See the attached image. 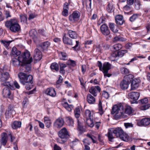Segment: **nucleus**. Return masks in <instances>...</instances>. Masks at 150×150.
Instances as JSON below:
<instances>
[{
	"label": "nucleus",
	"instance_id": "obj_4",
	"mask_svg": "<svg viewBox=\"0 0 150 150\" xmlns=\"http://www.w3.org/2000/svg\"><path fill=\"white\" fill-rule=\"evenodd\" d=\"M18 76L20 80V82L23 85L26 83L30 84L33 77L32 75L25 74L23 72H20L18 74Z\"/></svg>",
	"mask_w": 150,
	"mask_h": 150
},
{
	"label": "nucleus",
	"instance_id": "obj_63",
	"mask_svg": "<svg viewBox=\"0 0 150 150\" xmlns=\"http://www.w3.org/2000/svg\"><path fill=\"white\" fill-rule=\"evenodd\" d=\"M63 80V78L62 76L59 75V78L58 79L57 81L56 82V83L57 84H59L61 83L62 82V81Z\"/></svg>",
	"mask_w": 150,
	"mask_h": 150
},
{
	"label": "nucleus",
	"instance_id": "obj_25",
	"mask_svg": "<svg viewBox=\"0 0 150 150\" xmlns=\"http://www.w3.org/2000/svg\"><path fill=\"white\" fill-rule=\"evenodd\" d=\"M44 122L47 128H50L51 126L52 122L50 118L48 117H45L44 118Z\"/></svg>",
	"mask_w": 150,
	"mask_h": 150
},
{
	"label": "nucleus",
	"instance_id": "obj_21",
	"mask_svg": "<svg viewBox=\"0 0 150 150\" xmlns=\"http://www.w3.org/2000/svg\"><path fill=\"white\" fill-rule=\"evenodd\" d=\"M124 115H126V118L131 114L133 112L132 108L129 106H126L124 108Z\"/></svg>",
	"mask_w": 150,
	"mask_h": 150
},
{
	"label": "nucleus",
	"instance_id": "obj_8",
	"mask_svg": "<svg viewBox=\"0 0 150 150\" xmlns=\"http://www.w3.org/2000/svg\"><path fill=\"white\" fill-rule=\"evenodd\" d=\"M0 72V81L3 82V83L7 82H6L10 77V75L9 73L5 71L4 69H1V70Z\"/></svg>",
	"mask_w": 150,
	"mask_h": 150
},
{
	"label": "nucleus",
	"instance_id": "obj_22",
	"mask_svg": "<svg viewBox=\"0 0 150 150\" xmlns=\"http://www.w3.org/2000/svg\"><path fill=\"white\" fill-rule=\"evenodd\" d=\"M112 131L113 132V133L115 134V135L117 137H120L123 133V131L121 129V128L120 127H117L115 129H112Z\"/></svg>",
	"mask_w": 150,
	"mask_h": 150
},
{
	"label": "nucleus",
	"instance_id": "obj_9",
	"mask_svg": "<svg viewBox=\"0 0 150 150\" xmlns=\"http://www.w3.org/2000/svg\"><path fill=\"white\" fill-rule=\"evenodd\" d=\"M80 16V13L77 11H75L70 14L69 17V20L72 22H76L79 19Z\"/></svg>",
	"mask_w": 150,
	"mask_h": 150
},
{
	"label": "nucleus",
	"instance_id": "obj_50",
	"mask_svg": "<svg viewBox=\"0 0 150 150\" xmlns=\"http://www.w3.org/2000/svg\"><path fill=\"white\" fill-rule=\"evenodd\" d=\"M21 21L23 23H26L27 21V17L25 15L21 14L20 16Z\"/></svg>",
	"mask_w": 150,
	"mask_h": 150
},
{
	"label": "nucleus",
	"instance_id": "obj_24",
	"mask_svg": "<svg viewBox=\"0 0 150 150\" xmlns=\"http://www.w3.org/2000/svg\"><path fill=\"white\" fill-rule=\"evenodd\" d=\"M20 51L18 50L15 47H13L12 48L11 54V57H16L20 55Z\"/></svg>",
	"mask_w": 150,
	"mask_h": 150
},
{
	"label": "nucleus",
	"instance_id": "obj_47",
	"mask_svg": "<svg viewBox=\"0 0 150 150\" xmlns=\"http://www.w3.org/2000/svg\"><path fill=\"white\" fill-rule=\"evenodd\" d=\"M114 7L111 3H108L106 8V10L109 13H111L113 11Z\"/></svg>",
	"mask_w": 150,
	"mask_h": 150
},
{
	"label": "nucleus",
	"instance_id": "obj_37",
	"mask_svg": "<svg viewBox=\"0 0 150 150\" xmlns=\"http://www.w3.org/2000/svg\"><path fill=\"white\" fill-rule=\"evenodd\" d=\"M3 13L4 15V17H5L6 19H8L11 17V12L8 10L4 9Z\"/></svg>",
	"mask_w": 150,
	"mask_h": 150
},
{
	"label": "nucleus",
	"instance_id": "obj_42",
	"mask_svg": "<svg viewBox=\"0 0 150 150\" xmlns=\"http://www.w3.org/2000/svg\"><path fill=\"white\" fill-rule=\"evenodd\" d=\"M50 68L52 70H54L56 71L59 70V66L58 64L56 62H54L52 63L50 66Z\"/></svg>",
	"mask_w": 150,
	"mask_h": 150
},
{
	"label": "nucleus",
	"instance_id": "obj_54",
	"mask_svg": "<svg viewBox=\"0 0 150 150\" xmlns=\"http://www.w3.org/2000/svg\"><path fill=\"white\" fill-rule=\"evenodd\" d=\"M1 42L6 47H7L9 46L10 43L11 42V41H6L4 40H1Z\"/></svg>",
	"mask_w": 150,
	"mask_h": 150
},
{
	"label": "nucleus",
	"instance_id": "obj_19",
	"mask_svg": "<svg viewBox=\"0 0 150 150\" xmlns=\"http://www.w3.org/2000/svg\"><path fill=\"white\" fill-rule=\"evenodd\" d=\"M1 139L0 142L1 145L4 146L6 145L8 140L7 134L5 132L2 133L1 134Z\"/></svg>",
	"mask_w": 150,
	"mask_h": 150
},
{
	"label": "nucleus",
	"instance_id": "obj_5",
	"mask_svg": "<svg viewBox=\"0 0 150 150\" xmlns=\"http://www.w3.org/2000/svg\"><path fill=\"white\" fill-rule=\"evenodd\" d=\"M58 135L62 139H58L57 142L60 143H63L66 141V139L69 137V135L67 129L63 128L58 133Z\"/></svg>",
	"mask_w": 150,
	"mask_h": 150
},
{
	"label": "nucleus",
	"instance_id": "obj_41",
	"mask_svg": "<svg viewBox=\"0 0 150 150\" xmlns=\"http://www.w3.org/2000/svg\"><path fill=\"white\" fill-rule=\"evenodd\" d=\"M128 136L124 132L120 136V138L122 140L125 141H127L128 139Z\"/></svg>",
	"mask_w": 150,
	"mask_h": 150
},
{
	"label": "nucleus",
	"instance_id": "obj_64",
	"mask_svg": "<svg viewBox=\"0 0 150 150\" xmlns=\"http://www.w3.org/2000/svg\"><path fill=\"white\" fill-rule=\"evenodd\" d=\"M102 96L106 99H108L109 97V94L106 91H104L102 94Z\"/></svg>",
	"mask_w": 150,
	"mask_h": 150
},
{
	"label": "nucleus",
	"instance_id": "obj_17",
	"mask_svg": "<svg viewBox=\"0 0 150 150\" xmlns=\"http://www.w3.org/2000/svg\"><path fill=\"white\" fill-rule=\"evenodd\" d=\"M140 82L139 79H134L131 82V90H134L137 88L139 86Z\"/></svg>",
	"mask_w": 150,
	"mask_h": 150
},
{
	"label": "nucleus",
	"instance_id": "obj_61",
	"mask_svg": "<svg viewBox=\"0 0 150 150\" xmlns=\"http://www.w3.org/2000/svg\"><path fill=\"white\" fill-rule=\"evenodd\" d=\"M33 83V80H31V82L30 84H29V83H26V84L25 85H26L25 88L26 89L28 90L30 89L31 88V86Z\"/></svg>",
	"mask_w": 150,
	"mask_h": 150
},
{
	"label": "nucleus",
	"instance_id": "obj_38",
	"mask_svg": "<svg viewBox=\"0 0 150 150\" xmlns=\"http://www.w3.org/2000/svg\"><path fill=\"white\" fill-rule=\"evenodd\" d=\"M113 132L112 130H109L108 133V139L110 141L113 142L114 139V137L113 136Z\"/></svg>",
	"mask_w": 150,
	"mask_h": 150
},
{
	"label": "nucleus",
	"instance_id": "obj_55",
	"mask_svg": "<svg viewBox=\"0 0 150 150\" xmlns=\"http://www.w3.org/2000/svg\"><path fill=\"white\" fill-rule=\"evenodd\" d=\"M67 64L68 65H70L73 67L75 66L76 65L75 62L72 60H68L67 62Z\"/></svg>",
	"mask_w": 150,
	"mask_h": 150
},
{
	"label": "nucleus",
	"instance_id": "obj_18",
	"mask_svg": "<svg viewBox=\"0 0 150 150\" xmlns=\"http://www.w3.org/2000/svg\"><path fill=\"white\" fill-rule=\"evenodd\" d=\"M42 57L41 52L38 49H35L34 57V59L36 61H40Z\"/></svg>",
	"mask_w": 150,
	"mask_h": 150
},
{
	"label": "nucleus",
	"instance_id": "obj_59",
	"mask_svg": "<svg viewBox=\"0 0 150 150\" xmlns=\"http://www.w3.org/2000/svg\"><path fill=\"white\" fill-rule=\"evenodd\" d=\"M105 20V18L104 17H101L98 22V24L100 25L101 24L104 22Z\"/></svg>",
	"mask_w": 150,
	"mask_h": 150
},
{
	"label": "nucleus",
	"instance_id": "obj_33",
	"mask_svg": "<svg viewBox=\"0 0 150 150\" xmlns=\"http://www.w3.org/2000/svg\"><path fill=\"white\" fill-rule=\"evenodd\" d=\"M50 45V43L49 42L46 41L42 43L40 45V46L43 50H47Z\"/></svg>",
	"mask_w": 150,
	"mask_h": 150
},
{
	"label": "nucleus",
	"instance_id": "obj_29",
	"mask_svg": "<svg viewBox=\"0 0 150 150\" xmlns=\"http://www.w3.org/2000/svg\"><path fill=\"white\" fill-rule=\"evenodd\" d=\"M129 84L123 79L120 83V87L122 90L127 89L128 87Z\"/></svg>",
	"mask_w": 150,
	"mask_h": 150
},
{
	"label": "nucleus",
	"instance_id": "obj_15",
	"mask_svg": "<svg viewBox=\"0 0 150 150\" xmlns=\"http://www.w3.org/2000/svg\"><path fill=\"white\" fill-rule=\"evenodd\" d=\"M29 34L30 36L33 39L34 42L37 43L39 40L37 31L34 29H32L30 31Z\"/></svg>",
	"mask_w": 150,
	"mask_h": 150
},
{
	"label": "nucleus",
	"instance_id": "obj_58",
	"mask_svg": "<svg viewBox=\"0 0 150 150\" xmlns=\"http://www.w3.org/2000/svg\"><path fill=\"white\" fill-rule=\"evenodd\" d=\"M120 71L122 73L127 74L129 73L128 70L125 67H123L120 69Z\"/></svg>",
	"mask_w": 150,
	"mask_h": 150
},
{
	"label": "nucleus",
	"instance_id": "obj_3",
	"mask_svg": "<svg viewBox=\"0 0 150 150\" xmlns=\"http://www.w3.org/2000/svg\"><path fill=\"white\" fill-rule=\"evenodd\" d=\"M5 26L12 32L16 33L20 30V26L16 19H11L5 22Z\"/></svg>",
	"mask_w": 150,
	"mask_h": 150
},
{
	"label": "nucleus",
	"instance_id": "obj_16",
	"mask_svg": "<svg viewBox=\"0 0 150 150\" xmlns=\"http://www.w3.org/2000/svg\"><path fill=\"white\" fill-rule=\"evenodd\" d=\"M45 93L47 95L52 97H54L56 95V92L52 87L47 88L45 91Z\"/></svg>",
	"mask_w": 150,
	"mask_h": 150
},
{
	"label": "nucleus",
	"instance_id": "obj_39",
	"mask_svg": "<svg viewBox=\"0 0 150 150\" xmlns=\"http://www.w3.org/2000/svg\"><path fill=\"white\" fill-rule=\"evenodd\" d=\"M122 47V45L119 43L114 45L112 47V49L115 51H117L121 49Z\"/></svg>",
	"mask_w": 150,
	"mask_h": 150
},
{
	"label": "nucleus",
	"instance_id": "obj_46",
	"mask_svg": "<svg viewBox=\"0 0 150 150\" xmlns=\"http://www.w3.org/2000/svg\"><path fill=\"white\" fill-rule=\"evenodd\" d=\"M74 112L75 117L77 118H79L80 117L81 113L80 108L79 107L76 108Z\"/></svg>",
	"mask_w": 150,
	"mask_h": 150
},
{
	"label": "nucleus",
	"instance_id": "obj_44",
	"mask_svg": "<svg viewBox=\"0 0 150 150\" xmlns=\"http://www.w3.org/2000/svg\"><path fill=\"white\" fill-rule=\"evenodd\" d=\"M66 120L69 126H72L74 125V120L70 117H68L66 118Z\"/></svg>",
	"mask_w": 150,
	"mask_h": 150
},
{
	"label": "nucleus",
	"instance_id": "obj_31",
	"mask_svg": "<svg viewBox=\"0 0 150 150\" xmlns=\"http://www.w3.org/2000/svg\"><path fill=\"white\" fill-rule=\"evenodd\" d=\"M134 77V76L133 75L131 74H129L125 76L123 79L129 84L133 80Z\"/></svg>",
	"mask_w": 150,
	"mask_h": 150
},
{
	"label": "nucleus",
	"instance_id": "obj_62",
	"mask_svg": "<svg viewBox=\"0 0 150 150\" xmlns=\"http://www.w3.org/2000/svg\"><path fill=\"white\" fill-rule=\"evenodd\" d=\"M141 103L142 104H145L148 102V99L147 98H145L144 99L140 100Z\"/></svg>",
	"mask_w": 150,
	"mask_h": 150
},
{
	"label": "nucleus",
	"instance_id": "obj_13",
	"mask_svg": "<svg viewBox=\"0 0 150 150\" xmlns=\"http://www.w3.org/2000/svg\"><path fill=\"white\" fill-rule=\"evenodd\" d=\"M100 88L98 86H92L89 90V92L93 95L94 96H97V93L98 92H100Z\"/></svg>",
	"mask_w": 150,
	"mask_h": 150
},
{
	"label": "nucleus",
	"instance_id": "obj_2",
	"mask_svg": "<svg viewBox=\"0 0 150 150\" xmlns=\"http://www.w3.org/2000/svg\"><path fill=\"white\" fill-rule=\"evenodd\" d=\"M124 108L122 105H114L112 108L111 113L114 115V118L119 119L120 118H126V115H124Z\"/></svg>",
	"mask_w": 150,
	"mask_h": 150
},
{
	"label": "nucleus",
	"instance_id": "obj_53",
	"mask_svg": "<svg viewBox=\"0 0 150 150\" xmlns=\"http://www.w3.org/2000/svg\"><path fill=\"white\" fill-rule=\"evenodd\" d=\"M98 107H99V110L100 112V113L101 115H102L103 113V107L102 106V103L100 101V100L99 101V104H98Z\"/></svg>",
	"mask_w": 150,
	"mask_h": 150
},
{
	"label": "nucleus",
	"instance_id": "obj_48",
	"mask_svg": "<svg viewBox=\"0 0 150 150\" xmlns=\"http://www.w3.org/2000/svg\"><path fill=\"white\" fill-rule=\"evenodd\" d=\"M91 0H82L83 5L84 6L85 4L86 7H87L89 5V7L91 8Z\"/></svg>",
	"mask_w": 150,
	"mask_h": 150
},
{
	"label": "nucleus",
	"instance_id": "obj_32",
	"mask_svg": "<svg viewBox=\"0 0 150 150\" xmlns=\"http://www.w3.org/2000/svg\"><path fill=\"white\" fill-rule=\"evenodd\" d=\"M21 122L15 121H14L12 125V127L14 129H16L21 127Z\"/></svg>",
	"mask_w": 150,
	"mask_h": 150
},
{
	"label": "nucleus",
	"instance_id": "obj_45",
	"mask_svg": "<svg viewBox=\"0 0 150 150\" xmlns=\"http://www.w3.org/2000/svg\"><path fill=\"white\" fill-rule=\"evenodd\" d=\"M93 112H91V111L88 110H86L85 111V117L86 118V119L90 118L91 116H93Z\"/></svg>",
	"mask_w": 150,
	"mask_h": 150
},
{
	"label": "nucleus",
	"instance_id": "obj_11",
	"mask_svg": "<svg viewBox=\"0 0 150 150\" xmlns=\"http://www.w3.org/2000/svg\"><path fill=\"white\" fill-rule=\"evenodd\" d=\"M64 120L61 117L57 118L54 122L53 126L54 127L59 128L62 127L64 125Z\"/></svg>",
	"mask_w": 150,
	"mask_h": 150
},
{
	"label": "nucleus",
	"instance_id": "obj_14",
	"mask_svg": "<svg viewBox=\"0 0 150 150\" xmlns=\"http://www.w3.org/2000/svg\"><path fill=\"white\" fill-rule=\"evenodd\" d=\"M15 114V112L13 107L11 105H10L8 107V110L6 111L5 115L6 118L8 119L11 117V115Z\"/></svg>",
	"mask_w": 150,
	"mask_h": 150
},
{
	"label": "nucleus",
	"instance_id": "obj_36",
	"mask_svg": "<svg viewBox=\"0 0 150 150\" xmlns=\"http://www.w3.org/2000/svg\"><path fill=\"white\" fill-rule=\"evenodd\" d=\"M141 4L140 1L136 0L134 2V8L136 10H139L141 8Z\"/></svg>",
	"mask_w": 150,
	"mask_h": 150
},
{
	"label": "nucleus",
	"instance_id": "obj_56",
	"mask_svg": "<svg viewBox=\"0 0 150 150\" xmlns=\"http://www.w3.org/2000/svg\"><path fill=\"white\" fill-rule=\"evenodd\" d=\"M138 17V14H133L129 18L130 21L131 22L134 21Z\"/></svg>",
	"mask_w": 150,
	"mask_h": 150
},
{
	"label": "nucleus",
	"instance_id": "obj_43",
	"mask_svg": "<svg viewBox=\"0 0 150 150\" xmlns=\"http://www.w3.org/2000/svg\"><path fill=\"white\" fill-rule=\"evenodd\" d=\"M86 123L88 126L91 127H93L94 125L93 122L91 118L86 119Z\"/></svg>",
	"mask_w": 150,
	"mask_h": 150
},
{
	"label": "nucleus",
	"instance_id": "obj_40",
	"mask_svg": "<svg viewBox=\"0 0 150 150\" xmlns=\"http://www.w3.org/2000/svg\"><path fill=\"white\" fill-rule=\"evenodd\" d=\"M109 27L111 30L114 33H117L118 31V29L115 27V24L114 23H111L109 25Z\"/></svg>",
	"mask_w": 150,
	"mask_h": 150
},
{
	"label": "nucleus",
	"instance_id": "obj_6",
	"mask_svg": "<svg viewBox=\"0 0 150 150\" xmlns=\"http://www.w3.org/2000/svg\"><path fill=\"white\" fill-rule=\"evenodd\" d=\"M100 31L102 33L106 38L107 40H109L112 38L110 34V31L106 24H104L100 27Z\"/></svg>",
	"mask_w": 150,
	"mask_h": 150
},
{
	"label": "nucleus",
	"instance_id": "obj_20",
	"mask_svg": "<svg viewBox=\"0 0 150 150\" xmlns=\"http://www.w3.org/2000/svg\"><path fill=\"white\" fill-rule=\"evenodd\" d=\"M129 97L132 99L137 100L139 97V93L137 92H132L129 93Z\"/></svg>",
	"mask_w": 150,
	"mask_h": 150
},
{
	"label": "nucleus",
	"instance_id": "obj_7",
	"mask_svg": "<svg viewBox=\"0 0 150 150\" xmlns=\"http://www.w3.org/2000/svg\"><path fill=\"white\" fill-rule=\"evenodd\" d=\"M4 86L6 87L3 89L2 91L3 94L5 95H7L9 96L11 94V92L9 89L12 90L14 89V87L13 86L11 85L9 82H5L2 83Z\"/></svg>",
	"mask_w": 150,
	"mask_h": 150
},
{
	"label": "nucleus",
	"instance_id": "obj_12",
	"mask_svg": "<svg viewBox=\"0 0 150 150\" xmlns=\"http://www.w3.org/2000/svg\"><path fill=\"white\" fill-rule=\"evenodd\" d=\"M137 125L139 126H147L150 124V118H144L138 121Z\"/></svg>",
	"mask_w": 150,
	"mask_h": 150
},
{
	"label": "nucleus",
	"instance_id": "obj_1",
	"mask_svg": "<svg viewBox=\"0 0 150 150\" xmlns=\"http://www.w3.org/2000/svg\"><path fill=\"white\" fill-rule=\"evenodd\" d=\"M30 57V52H26L19 55L18 59L15 58H13L11 62L14 66L19 65L20 63L23 64H29L33 61L32 57Z\"/></svg>",
	"mask_w": 150,
	"mask_h": 150
},
{
	"label": "nucleus",
	"instance_id": "obj_28",
	"mask_svg": "<svg viewBox=\"0 0 150 150\" xmlns=\"http://www.w3.org/2000/svg\"><path fill=\"white\" fill-rule=\"evenodd\" d=\"M87 100L90 104H94L96 101L95 98L90 94H88L87 95Z\"/></svg>",
	"mask_w": 150,
	"mask_h": 150
},
{
	"label": "nucleus",
	"instance_id": "obj_27",
	"mask_svg": "<svg viewBox=\"0 0 150 150\" xmlns=\"http://www.w3.org/2000/svg\"><path fill=\"white\" fill-rule=\"evenodd\" d=\"M68 34L70 37L73 39H76L78 37V35L76 32L71 30H68Z\"/></svg>",
	"mask_w": 150,
	"mask_h": 150
},
{
	"label": "nucleus",
	"instance_id": "obj_26",
	"mask_svg": "<svg viewBox=\"0 0 150 150\" xmlns=\"http://www.w3.org/2000/svg\"><path fill=\"white\" fill-rule=\"evenodd\" d=\"M69 4L67 2L64 3V5L63 10L62 12V14L64 16H67L68 15Z\"/></svg>",
	"mask_w": 150,
	"mask_h": 150
},
{
	"label": "nucleus",
	"instance_id": "obj_52",
	"mask_svg": "<svg viewBox=\"0 0 150 150\" xmlns=\"http://www.w3.org/2000/svg\"><path fill=\"white\" fill-rule=\"evenodd\" d=\"M127 52V50H122L117 52L118 57H123L124 54Z\"/></svg>",
	"mask_w": 150,
	"mask_h": 150
},
{
	"label": "nucleus",
	"instance_id": "obj_60",
	"mask_svg": "<svg viewBox=\"0 0 150 150\" xmlns=\"http://www.w3.org/2000/svg\"><path fill=\"white\" fill-rule=\"evenodd\" d=\"M83 142L84 145H90L91 142L90 140L88 138L84 139Z\"/></svg>",
	"mask_w": 150,
	"mask_h": 150
},
{
	"label": "nucleus",
	"instance_id": "obj_51",
	"mask_svg": "<svg viewBox=\"0 0 150 150\" xmlns=\"http://www.w3.org/2000/svg\"><path fill=\"white\" fill-rule=\"evenodd\" d=\"M131 5H129L128 4L126 5V6L123 7V10L125 11V13H127L128 14H129V12H126L125 11H130L131 10Z\"/></svg>",
	"mask_w": 150,
	"mask_h": 150
},
{
	"label": "nucleus",
	"instance_id": "obj_10",
	"mask_svg": "<svg viewBox=\"0 0 150 150\" xmlns=\"http://www.w3.org/2000/svg\"><path fill=\"white\" fill-rule=\"evenodd\" d=\"M111 66V64L108 62H105L103 64L102 71L105 76L110 77L111 75V74L108 73V70L110 69Z\"/></svg>",
	"mask_w": 150,
	"mask_h": 150
},
{
	"label": "nucleus",
	"instance_id": "obj_57",
	"mask_svg": "<svg viewBox=\"0 0 150 150\" xmlns=\"http://www.w3.org/2000/svg\"><path fill=\"white\" fill-rule=\"evenodd\" d=\"M149 107H150V104H148L141 106L140 109L141 110H143L147 109Z\"/></svg>",
	"mask_w": 150,
	"mask_h": 150
},
{
	"label": "nucleus",
	"instance_id": "obj_23",
	"mask_svg": "<svg viewBox=\"0 0 150 150\" xmlns=\"http://www.w3.org/2000/svg\"><path fill=\"white\" fill-rule=\"evenodd\" d=\"M115 21L116 23L119 25H122L124 23L123 16L120 15H118L115 17Z\"/></svg>",
	"mask_w": 150,
	"mask_h": 150
},
{
	"label": "nucleus",
	"instance_id": "obj_49",
	"mask_svg": "<svg viewBox=\"0 0 150 150\" xmlns=\"http://www.w3.org/2000/svg\"><path fill=\"white\" fill-rule=\"evenodd\" d=\"M29 15V18L28 19L29 20H30L31 19H33L35 18L36 16V14L34 13L33 12L31 11H29L28 12Z\"/></svg>",
	"mask_w": 150,
	"mask_h": 150
},
{
	"label": "nucleus",
	"instance_id": "obj_34",
	"mask_svg": "<svg viewBox=\"0 0 150 150\" xmlns=\"http://www.w3.org/2000/svg\"><path fill=\"white\" fill-rule=\"evenodd\" d=\"M59 57L61 59L63 60H66L67 59V56L65 52H61L59 53Z\"/></svg>",
	"mask_w": 150,
	"mask_h": 150
},
{
	"label": "nucleus",
	"instance_id": "obj_35",
	"mask_svg": "<svg viewBox=\"0 0 150 150\" xmlns=\"http://www.w3.org/2000/svg\"><path fill=\"white\" fill-rule=\"evenodd\" d=\"M63 106L68 111H70L73 108V106L71 105H69L67 102H64L63 103Z\"/></svg>",
	"mask_w": 150,
	"mask_h": 150
},
{
	"label": "nucleus",
	"instance_id": "obj_30",
	"mask_svg": "<svg viewBox=\"0 0 150 150\" xmlns=\"http://www.w3.org/2000/svg\"><path fill=\"white\" fill-rule=\"evenodd\" d=\"M63 42L64 44H68L71 45H73V43L72 40L68 37L64 36L63 39Z\"/></svg>",
	"mask_w": 150,
	"mask_h": 150
}]
</instances>
